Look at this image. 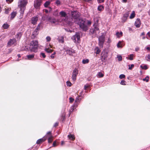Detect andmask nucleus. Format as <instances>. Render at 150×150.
Masks as SVG:
<instances>
[{
	"mask_svg": "<svg viewBox=\"0 0 150 150\" xmlns=\"http://www.w3.org/2000/svg\"><path fill=\"white\" fill-rule=\"evenodd\" d=\"M146 49L150 52V47H146Z\"/></svg>",
	"mask_w": 150,
	"mask_h": 150,
	"instance_id": "nucleus-58",
	"label": "nucleus"
},
{
	"mask_svg": "<svg viewBox=\"0 0 150 150\" xmlns=\"http://www.w3.org/2000/svg\"><path fill=\"white\" fill-rule=\"evenodd\" d=\"M149 77L148 76H146L145 78L143 79V80L144 81H146V82H147L149 81Z\"/></svg>",
	"mask_w": 150,
	"mask_h": 150,
	"instance_id": "nucleus-38",
	"label": "nucleus"
},
{
	"mask_svg": "<svg viewBox=\"0 0 150 150\" xmlns=\"http://www.w3.org/2000/svg\"><path fill=\"white\" fill-rule=\"evenodd\" d=\"M57 141H54L53 143V146L54 147L56 146H57Z\"/></svg>",
	"mask_w": 150,
	"mask_h": 150,
	"instance_id": "nucleus-45",
	"label": "nucleus"
},
{
	"mask_svg": "<svg viewBox=\"0 0 150 150\" xmlns=\"http://www.w3.org/2000/svg\"><path fill=\"white\" fill-rule=\"evenodd\" d=\"M9 25L7 23H5L2 26L3 28L4 29H7L9 27Z\"/></svg>",
	"mask_w": 150,
	"mask_h": 150,
	"instance_id": "nucleus-29",
	"label": "nucleus"
},
{
	"mask_svg": "<svg viewBox=\"0 0 150 150\" xmlns=\"http://www.w3.org/2000/svg\"><path fill=\"white\" fill-rule=\"evenodd\" d=\"M16 40L15 38L10 39L8 42V46L10 47L16 43Z\"/></svg>",
	"mask_w": 150,
	"mask_h": 150,
	"instance_id": "nucleus-11",
	"label": "nucleus"
},
{
	"mask_svg": "<svg viewBox=\"0 0 150 150\" xmlns=\"http://www.w3.org/2000/svg\"><path fill=\"white\" fill-rule=\"evenodd\" d=\"M108 56V53L105 51H103L102 53L101 60L103 62H105Z\"/></svg>",
	"mask_w": 150,
	"mask_h": 150,
	"instance_id": "nucleus-9",
	"label": "nucleus"
},
{
	"mask_svg": "<svg viewBox=\"0 0 150 150\" xmlns=\"http://www.w3.org/2000/svg\"><path fill=\"white\" fill-rule=\"evenodd\" d=\"M10 11V9L9 8H7L5 9L4 13L6 14H8Z\"/></svg>",
	"mask_w": 150,
	"mask_h": 150,
	"instance_id": "nucleus-40",
	"label": "nucleus"
},
{
	"mask_svg": "<svg viewBox=\"0 0 150 150\" xmlns=\"http://www.w3.org/2000/svg\"><path fill=\"white\" fill-rule=\"evenodd\" d=\"M46 138H45V137H43L42 138L40 139H38L37 141L36 142V143H37V144H40L43 142L44 141H45V140H46Z\"/></svg>",
	"mask_w": 150,
	"mask_h": 150,
	"instance_id": "nucleus-19",
	"label": "nucleus"
},
{
	"mask_svg": "<svg viewBox=\"0 0 150 150\" xmlns=\"http://www.w3.org/2000/svg\"><path fill=\"white\" fill-rule=\"evenodd\" d=\"M60 3L61 2L59 0H57L55 2L56 4L57 5H59L60 4Z\"/></svg>",
	"mask_w": 150,
	"mask_h": 150,
	"instance_id": "nucleus-50",
	"label": "nucleus"
},
{
	"mask_svg": "<svg viewBox=\"0 0 150 150\" xmlns=\"http://www.w3.org/2000/svg\"><path fill=\"white\" fill-rule=\"evenodd\" d=\"M93 28L91 29L90 32L92 34L96 33V31H98L99 33V29L98 28V25L97 23H95L93 25Z\"/></svg>",
	"mask_w": 150,
	"mask_h": 150,
	"instance_id": "nucleus-4",
	"label": "nucleus"
},
{
	"mask_svg": "<svg viewBox=\"0 0 150 150\" xmlns=\"http://www.w3.org/2000/svg\"><path fill=\"white\" fill-rule=\"evenodd\" d=\"M71 39L75 43H79L80 41V36L79 34L76 33V34L72 37Z\"/></svg>",
	"mask_w": 150,
	"mask_h": 150,
	"instance_id": "nucleus-3",
	"label": "nucleus"
},
{
	"mask_svg": "<svg viewBox=\"0 0 150 150\" xmlns=\"http://www.w3.org/2000/svg\"><path fill=\"white\" fill-rule=\"evenodd\" d=\"M104 75L103 74L100 72L98 73L97 75V76L98 78H102L104 76Z\"/></svg>",
	"mask_w": 150,
	"mask_h": 150,
	"instance_id": "nucleus-25",
	"label": "nucleus"
},
{
	"mask_svg": "<svg viewBox=\"0 0 150 150\" xmlns=\"http://www.w3.org/2000/svg\"><path fill=\"white\" fill-rule=\"evenodd\" d=\"M117 58L118 59V60L119 61H120L122 60V57L120 55H119L117 56Z\"/></svg>",
	"mask_w": 150,
	"mask_h": 150,
	"instance_id": "nucleus-42",
	"label": "nucleus"
},
{
	"mask_svg": "<svg viewBox=\"0 0 150 150\" xmlns=\"http://www.w3.org/2000/svg\"><path fill=\"white\" fill-rule=\"evenodd\" d=\"M127 0H122V2L124 3H126L127 2Z\"/></svg>",
	"mask_w": 150,
	"mask_h": 150,
	"instance_id": "nucleus-64",
	"label": "nucleus"
},
{
	"mask_svg": "<svg viewBox=\"0 0 150 150\" xmlns=\"http://www.w3.org/2000/svg\"><path fill=\"white\" fill-rule=\"evenodd\" d=\"M20 8V17L21 18H22L23 17V15L24 14V11L25 10V8Z\"/></svg>",
	"mask_w": 150,
	"mask_h": 150,
	"instance_id": "nucleus-18",
	"label": "nucleus"
},
{
	"mask_svg": "<svg viewBox=\"0 0 150 150\" xmlns=\"http://www.w3.org/2000/svg\"><path fill=\"white\" fill-rule=\"evenodd\" d=\"M67 86H71V83L69 81H67Z\"/></svg>",
	"mask_w": 150,
	"mask_h": 150,
	"instance_id": "nucleus-48",
	"label": "nucleus"
},
{
	"mask_svg": "<svg viewBox=\"0 0 150 150\" xmlns=\"http://www.w3.org/2000/svg\"><path fill=\"white\" fill-rule=\"evenodd\" d=\"M139 47H137L135 48V50L136 51H137L139 50Z\"/></svg>",
	"mask_w": 150,
	"mask_h": 150,
	"instance_id": "nucleus-61",
	"label": "nucleus"
},
{
	"mask_svg": "<svg viewBox=\"0 0 150 150\" xmlns=\"http://www.w3.org/2000/svg\"><path fill=\"white\" fill-rule=\"evenodd\" d=\"M58 123H57V122H56V123H55V124H54V127H57V126H58Z\"/></svg>",
	"mask_w": 150,
	"mask_h": 150,
	"instance_id": "nucleus-59",
	"label": "nucleus"
},
{
	"mask_svg": "<svg viewBox=\"0 0 150 150\" xmlns=\"http://www.w3.org/2000/svg\"><path fill=\"white\" fill-rule=\"evenodd\" d=\"M66 51L67 54L70 55H72L73 54L75 53V51L72 49H67L66 50Z\"/></svg>",
	"mask_w": 150,
	"mask_h": 150,
	"instance_id": "nucleus-13",
	"label": "nucleus"
},
{
	"mask_svg": "<svg viewBox=\"0 0 150 150\" xmlns=\"http://www.w3.org/2000/svg\"><path fill=\"white\" fill-rule=\"evenodd\" d=\"M50 2L49 1H46L44 4V6L45 7H47L50 4Z\"/></svg>",
	"mask_w": 150,
	"mask_h": 150,
	"instance_id": "nucleus-37",
	"label": "nucleus"
},
{
	"mask_svg": "<svg viewBox=\"0 0 150 150\" xmlns=\"http://www.w3.org/2000/svg\"><path fill=\"white\" fill-rule=\"evenodd\" d=\"M38 19V18L37 16H35L32 17L31 19L32 23L33 25L36 24Z\"/></svg>",
	"mask_w": 150,
	"mask_h": 150,
	"instance_id": "nucleus-17",
	"label": "nucleus"
},
{
	"mask_svg": "<svg viewBox=\"0 0 150 150\" xmlns=\"http://www.w3.org/2000/svg\"><path fill=\"white\" fill-rule=\"evenodd\" d=\"M42 28V26L41 25V23H40L38 25L35 29L39 31Z\"/></svg>",
	"mask_w": 150,
	"mask_h": 150,
	"instance_id": "nucleus-23",
	"label": "nucleus"
},
{
	"mask_svg": "<svg viewBox=\"0 0 150 150\" xmlns=\"http://www.w3.org/2000/svg\"><path fill=\"white\" fill-rule=\"evenodd\" d=\"M45 51L47 53H51L53 51V50L51 49H50L49 48H46L45 49Z\"/></svg>",
	"mask_w": 150,
	"mask_h": 150,
	"instance_id": "nucleus-34",
	"label": "nucleus"
},
{
	"mask_svg": "<svg viewBox=\"0 0 150 150\" xmlns=\"http://www.w3.org/2000/svg\"><path fill=\"white\" fill-rule=\"evenodd\" d=\"M44 137H45V138H48V139L50 138H53V137L52 135V134L51 132H49Z\"/></svg>",
	"mask_w": 150,
	"mask_h": 150,
	"instance_id": "nucleus-20",
	"label": "nucleus"
},
{
	"mask_svg": "<svg viewBox=\"0 0 150 150\" xmlns=\"http://www.w3.org/2000/svg\"><path fill=\"white\" fill-rule=\"evenodd\" d=\"M38 46H31L30 47V51L36 52L38 50Z\"/></svg>",
	"mask_w": 150,
	"mask_h": 150,
	"instance_id": "nucleus-14",
	"label": "nucleus"
},
{
	"mask_svg": "<svg viewBox=\"0 0 150 150\" xmlns=\"http://www.w3.org/2000/svg\"><path fill=\"white\" fill-rule=\"evenodd\" d=\"M28 3L27 0H19L18 2V6L19 8H25Z\"/></svg>",
	"mask_w": 150,
	"mask_h": 150,
	"instance_id": "nucleus-2",
	"label": "nucleus"
},
{
	"mask_svg": "<svg viewBox=\"0 0 150 150\" xmlns=\"http://www.w3.org/2000/svg\"><path fill=\"white\" fill-rule=\"evenodd\" d=\"M13 0H6V2L8 4L10 3L13 1Z\"/></svg>",
	"mask_w": 150,
	"mask_h": 150,
	"instance_id": "nucleus-54",
	"label": "nucleus"
},
{
	"mask_svg": "<svg viewBox=\"0 0 150 150\" xmlns=\"http://www.w3.org/2000/svg\"><path fill=\"white\" fill-rule=\"evenodd\" d=\"M22 36V33L21 32L18 33L16 36V38L18 39H20Z\"/></svg>",
	"mask_w": 150,
	"mask_h": 150,
	"instance_id": "nucleus-30",
	"label": "nucleus"
},
{
	"mask_svg": "<svg viewBox=\"0 0 150 150\" xmlns=\"http://www.w3.org/2000/svg\"><path fill=\"white\" fill-rule=\"evenodd\" d=\"M141 21L139 19L137 18L136 20L134 25L137 28H139L141 25Z\"/></svg>",
	"mask_w": 150,
	"mask_h": 150,
	"instance_id": "nucleus-15",
	"label": "nucleus"
},
{
	"mask_svg": "<svg viewBox=\"0 0 150 150\" xmlns=\"http://www.w3.org/2000/svg\"><path fill=\"white\" fill-rule=\"evenodd\" d=\"M38 33L39 31L35 29L34 31L33 32L31 35V38L33 39L35 38L38 35Z\"/></svg>",
	"mask_w": 150,
	"mask_h": 150,
	"instance_id": "nucleus-16",
	"label": "nucleus"
},
{
	"mask_svg": "<svg viewBox=\"0 0 150 150\" xmlns=\"http://www.w3.org/2000/svg\"><path fill=\"white\" fill-rule=\"evenodd\" d=\"M135 16V11H133L132 12V13L131 14L130 17L129 18L130 19H132L134 18Z\"/></svg>",
	"mask_w": 150,
	"mask_h": 150,
	"instance_id": "nucleus-32",
	"label": "nucleus"
},
{
	"mask_svg": "<svg viewBox=\"0 0 150 150\" xmlns=\"http://www.w3.org/2000/svg\"><path fill=\"white\" fill-rule=\"evenodd\" d=\"M56 54V52H54L53 54H52L51 56V57L52 59H53L54 57V55Z\"/></svg>",
	"mask_w": 150,
	"mask_h": 150,
	"instance_id": "nucleus-52",
	"label": "nucleus"
},
{
	"mask_svg": "<svg viewBox=\"0 0 150 150\" xmlns=\"http://www.w3.org/2000/svg\"><path fill=\"white\" fill-rule=\"evenodd\" d=\"M89 60L88 59H83V60L82 62L83 64H86L88 63Z\"/></svg>",
	"mask_w": 150,
	"mask_h": 150,
	"instance_id": "nucleus-33",
	"label": "nucleus"
},
{
	"mask_svg": "<svg viewBox=\"0 0 150 150\" xmlns=\"http://www.w3.org/2000/svg\"><path fill=\"white\" fill-rule=\"evenodd\" d=\"M147 36H148L150 38V31L147 33Z\"/></svg>",
	"mask_w": 150,
	"mask_h": 150,
	"instance_id": "nucleus-57",
	"label": "nucleus"
},
{
	"mask_svg": "<svg viewBox=\"0 0 150 150\" xmlns=\"http://www.w3.org/2000/svg\"><path fill=\"white\" fill-rule=\"evenodd\" d=\"M85 1L86 2H88L90 1H92V0H83Z\"/></svg>",
	"mask_w": 150,
	"mask_h": 150,
	"instance_id": "nucleus-63",
	"label": "nucleus"
},
{
	"mask_svg": "<svg viewBox=\"0 0 150 150\" xmlns=\"http://www.w3.org/2000/svg\"><path fill=\"white\" fill-rule=\"evenodd\" d=\"M40 57L42 56L43 58H45L46 57V55H45V53L43 52H41L40 53Z\"/></svg>",
	"mask_w": 150,
	"mask_h": 150,
	"instance_id": "nucleus-43",
	"label": "nucleus"
},
{
	"mask_svg": "<svg viewBox=\"0 0 150 150\" xmlns=\"http://www.w3.org/2000/svg\"><path fill=\"white\" fill-rule=\"evenodd\" d=\"M88 85H85V86H84V89H85V90L87 89L88 88Z\"/></svg>",
	"mask_w": 150,
	"mask_h": 150,
	"instance_id": "nucleus-56",
	"label": "nucleus"
},
{
	"mask_svg": "<svg viewBox=\"0 0 150 150\" xmlns=\"http://www.w3.org/2000/svg\"><path fill=\"white\" fill-rule=\"evenodd\" d=\"M58 40L59 42L63 43L64 42V38L63 36L59 38Z\"/></svg>",
	"mask_w": 150,
	"mask_h": 150,
	"instance_id": "nucleus-26",
	"label": "nucleus"
},
{
	"mask_svg": "<svg viewBox=\"0 0 150 150\" xmlns=\"http://www.w3.org/2000/svg\"><path fill=\"white\" fill-rule=\"evenodd\" d=\"M69 100L70 103H72L74 100V99L72 97H70L69 98Z\"/></svg>",
	"mask_w": 150,
	"mask_h": 150,
	"instance_id": "nucleus-49",
	"label": "nucleus"
},
{
	"mask_svg": "<svg viewBox=\"0 0 150 150\" xmlns=\"http://www.w3.org/2000/svg\"><path fill=\"white\" fill-rule=\"evenodd\" d=\"M98 2L100 3H103L104 1V0H97Z\"/></svg>",
	"mask_w": 150,
	"mask_h": 150,
	"instance_id": "nucleus-55",
	"label": "nucleus"
},
{
	"mask_svg": "<svg viewBox=\"0 0 150 150\" xmlns=\"http://www.w3.org/2000/svg\"><path fill=\"white\" fill-rule=\"evenodd\" d=\"M117 47L118 48L122 47H123L122 42L121 41H119L117 44Z\"/></svg>",
	"mask_w": 150,
	"mask_h": 150,
	"instance_id": "nucleus-31",
	"label": "nucleus"
},
{
	"mask_svg": "<svg viewBox=\"0 0 150 150\" xmlns=\"http://www.w3.org/2000/svg\"><path fill=\"white\" fill-rule=\"evenodd\" d=\"M96 54H99L100 52V50L98 48H96Z\"/></svg>",
	"mask_w": 150,
	"mask_h": 150,
	"instance_id": "nucleus-51",
	"label": "nucleus"
},
{
	"mask_svg": "<svg viewBox=\"0 0 150 150\" xmlns=\"http://www.w3.org/2000/svg\"><path fill=\"white\" fill-rule=\"evenodd\" d=\"M104 41L105 36L103 35H102L99 37V45L100 47H103Z\"/></svg>",
	"mask_w": 150,
	"mask_h": 150,
	"instance_id": "nucleus-6",
	"label": "nucleus"
},
{
	"mask_svg": "<svg viewBox=\"0 0 150 150\" xmlns=\"http://www.w3.org/2000/svg\"><path fill=\"white\" fill-rule=\"evenodd\" d=\"M78 73V69L75 68L73 70L71 76L72 79L74 81H75L76 80Z\"/></svg>",
	"mask_w": 150,
	"mask_h": 150,
	"instance_id": "nucleus-5",
	"label": "nucleus"
},
{
	"mask_svg": "<svg viewBox=\"0 0 150 150\" xmlns=\"http://www.w3.org/2000/svg\"><path fill=\"white\" fill-rule=\"evenodd\" d=\"M68 137L69 139L72 140H74L75 138V137L74 135L70 134L68 136Z\"/></svg>",
	"mask_w": 150,
	"mask_h": 150,
	"instance_id": "nucleus-28",
	"label": "nucleus"
},
{
	"mask_svg": "<svg viewBox=\"0 0 150 150\" xmlns=\"http://www.w3.org/2000/svg\"><path fill=\"white\" fill-rule=\"evenodd\" d=\"M116 35L119 38L122 36V32H120V33L119 32H117L116 33Z\"/></svg>",
	"mask_w": 150,
	"mask_h": 150,
	"instance_id": "nucleus-36",
	"label": "nucleus"
},
{
	"mask_svg": "<svg viewBox=\"0 0 150 150\" xmlns=\"http://www.w3.org/2000/svg\"><path fill=\"white\" fill-rule=\"evenodd\" d=\"M147 57L150 60V54H148V55L147 56Z\"/></svg>",
	"mask_w": 150,
	"mask_h": 150,
	"instance_id": "nucleus-60",
	"label": "nucleus"
},
{
	"mask_svg": "<svg viewBox=\"0 0 150 150\" xmlns=\"http://www.w3.org/2000/svg\"><path fill=\"white\" fill-rule=\"evenodd\" d=\"M59 14L61 16L62 19L64 20V22L69 25H71L74 22L77 24L83 30L86 31L88 30L87 26L86 24L85 21L79 18V15L78 12L76 11L72 12L71 21L68 20L67 14L64 12L62 11L60 12Z\"/></svg>",
	"mask_w": 150,
	"mask_h": 150,
	"instance_id": "nucleus-1",
	"label": "nucleus"
},
{
	"mask_svg": "<svg viewBox=\"0 0 150 150\" xmlns=\"http://www.w3.org/2000/svg\"><path fill=\"white\" fill-rule=\"evenodd\" d=\"M50 22L52 23H55L57 22V20L55 19H52L50 20Z\"/></svg>",
	"mask_w": 150,
	"mask_h": 150,
	"instance_id": "nucleus-39",
	"label": "nucleus"
},
{
	"mask_svg": "<svg viewBox=\"0 0 150 150\" xmlns=\"http://www.w3.org/2000/svg\"><path fill=\"white\" fill-rule=\"evenodd\" d=\"M42 1L41 0H35L34 3V6L35 8H39L41 4Z\"/></svg>",
	"mask_w": 150,
	"mask_h": 150,
	"instance_id": "nucleus-8",
	"label": "nucleus"
},
{
	"mask_svg": "<svg viewBox=\"0 0 150 150\" xmlns=\"http://www.w3.org/2000/svg\"><path fill=\"white\" fill-rule=\"evenodd\" d=\"M64 144V142L63 141H62L61 142V145L62 146Z\"/></svg>",
	"mask_w": 150,
	"mask_h": 150,
	"instance_id": "nucleus-62",
	"label": "nucleus"
},
{
	"mask_svg": "<svg viewBox=\"0 0 150 150\" xmlns=\"http://www.w3.org/2000/svg\"><path fill=\"white\" fill-rule=\"evenodd\" d=\"M128 66L129 69V70H132V69L134 67V64H132L131 65H129Z\"/></svg>",
	"mask_w": 150,
	"mask_h": 150,
	"instance_id": "nucleus-41",
	"label": "nucleus"
},
{
	"mask_svg": "<svg viewBox=\"0 0 150 150\" xmlns=\"http://www.w3.org/2000/svg\"><path fill=\"white\" fill-rule=\"evenodd\" d=\"M125 75L123 74H121L120 75L119 78L120 79H122L125 77Z\"/></svg>",
	"mask_w": 150,
	"mask_h": 150,
	"instance_id": "nucleus-46",
	"label": "nucleus"
},
{
	"mask_svg": "<svg viewBox=\"0 0 150 150\" xmlns=\"http://www.w3.org/2000/svg\"><path fill=\"white\" fill-rule=\"evenodd\" d=\"M104 9V6L102 5L99 6L98 7V10L99 11H103Z\"/></svg>",
	"mask_w": 150,
	"mask_h": 150,
	"instance_id": "nucleus-27",
	"label": "nucleus"
},
{
	"mask_svg": "<svg viewBox=\"0 0 150 150\" xmlns=\"http://www.w3.org/2000/svg\"><path fill=\"white\" fill-rule=\"evenodd\" d=\"M52 138H50L48 139V142L49 143H50L52 142L53 140Z\"/></svg>",
	"mask_w": 150,
	"mask_h": 150,
	"instance_id": "nucleus-53",
	"label": "nucleus"
},
{
	"mask_svg": "<svg viewBox=\"0 0 150 150\" xmlns=\"http://www.w3.org/2000/svg\"><path fill=\"white\" fill-rule=\"evenodd\" d=\"M17 14V13L16 11H13L12 12L11 15V19H13L14 18L15 16H16Z\"/></svg>",
	"mask_w": 150,
	"mask_h": 150,
	"instance_id": "nucleus-21",
	"label": "nucleus"
},
{
	"mask_svg": "<svg viewBox=\"0 0 150 150\" xmlns=\"http://www.w3.org/2000/svg\"><path fill=\"white\" fill-rule=\"evenodd\" d=\"M47 41L49 42L51 40V38L50 36H47L46 38Z\"/></svg>",
	"mask_w": 150,
	"mask_h": 150,
	"instance_id": "nucleus-44",
	"label": "nucleus"
},
{
	"mask_svg": "<svg viewBox=\"0 0 150 150\" xmlns=\"http://www.w3.org/2000/svg\"><path fill=\"white\" fill-rule=\"evenodd\" d=\"M125 83H126V81H125L123 80H122L120 82V84L122 85H126Z\"/></svg>",
	"mask_w": 150,
	"mask_h": 150,
	"instance_id": "nucleus-47",
	"label": "nucleus"
},
{
	"mask_svg": "<svg viewBox=\"0 0 150 150\" xmlns=\"http://www.w3.org/2000/svg\"><path fill=\"white\" fill-rule=\"evenodd\" d=\"M35 54H29L28 55H27L26 56V57L27 58V59L29 60H31L33 58H34L35 56Z\"/></svg>",
	"mask_w": 150,
	"mask_h": 150,
	"instance_id": "nucleus-22",
	"label": "nucleus"
},
{
	"mask_svg": "<svg viewBox=\"0 0 150 150\" xmlns=\"http://www.w3.org/2000/svg\"><path fill=\"white\" fill-rule=\"evenodd\" d=\"M80 100L81 99L79 97L76 98L74 105L71 107V109L72 110V111L74 110L77 107L78 103L80 101Z\"/></svg>",
	"mask_w": 150,
	"mask_h": 150,
	"instance_id": "nucleus-7",
	"label": "nucleus"
},
{
	"mask_svg": "<svg viewBox=\"0 0 150 150\" xmlns=\"http://www.w3.org/2000/svg\"><path fill=\"white\" fill-rule=\"evenodd\" d=\"M140 67L143 69H148V67H147L146 65H141L140 66Z\"/></svg>",
	"mask_w": 150,
	"mask_h": 150,
	"instance_id": "nucleus-35",
	"label": "nucleus"
},
{
	"mask_svg": "<svg viewBox=\"0 0 150 150\" xmlns=\"http://www.w3.org/2000/svg\"><path fill=\"white\" fill-rule=\"evenodd\" d=\"M129 11H128L126 12L125 14H123V16L122 18V21L123 22H125L126 21L127 19V18L129 16Z\"/></svg>",
	"mask_w": 150,
	"mask_h": 150,
	"instance_id": "nucleus-10",
	"label": "nucleus"
},
{
	"mask_svg": "<svg viewBox=\"0 0 150 150\" xmlns=\"http://www.w3.org/2000/svg\"><path fill=\"white\" fill-rule=\"evenodd\" d=\"M134 57V55L133 54H131L128 56V57H127L126 58L127 59H129L130 60H132L133 59V57Z\"/></svg>",
	"mask_w": 150,
	"mask_h": 150,
	"instance_id": "nucleus-24",
	"label": "nucleus"
},
{
	"mask_svg": "<svg viewBox=\"0 0 150 150\" xmlns=\"http://www.w3.org/2000/svg\"><path fill=\"white\" fill-rule=\"evenodd\" d=\"M30 46H38V42L37 40H33L30 43Z\"/></svg>",
	"mask_w": 150,
	"mask_h": 150,
	"instance_id": "nucleus-12",
	"label": "nucleus"
}]
</instances>
